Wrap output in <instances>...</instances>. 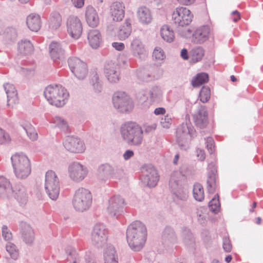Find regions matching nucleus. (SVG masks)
I'll list each match as a JSON object with an SVG mask.
<instances>
[{"label":"nucleus","instance_id":"1","mask_svg":"<svg viewBox=\"0 0 263 263\" xmlns=\"http://www.w3.org/2000/svg\"><path fill=\"white\" fill-rule=\"evenodd\" d=\"M146 228L140 222H136L129 226L126 237L130 248L136 251L141 249L146 240Z\"/></svg>","mask_w":263,"mask_h":263},{"label":"nucleus","instance_id":"2","mask_svg":"<svg viewBox=\"0 0 263 263\" xmlns=\"http://www.w3.org/2000/svg\"><path fill=\"white\" fill-rule=\"evenodd\" d=\"M44 95L49 103L57 107L63 106L69 97L67 90L60 85L48 86L45 90Z\"/></svg>","mask_w":263,"mask_h":263},{"label":"nucleus","instance_id":"3","mask_svg":"<svg viewBox=\"0 0 263 263\" xmlns=\"http://www.w3.org/2000/svg\"><path fill=\"white\" fill-rule=\"evenodd\" d=\"M122 137L128 143L138 145L143 139L142 128L135 122H127L123 124L121 128Z\"/></svg>","mask_w":263,"mask_h":263},{"label":"nucleus","instance_id":"4","mask_svg":"<svg viewBox=\"0 0 263 263\" xmlns=\"http://www.w3.org/2000/svg\"><path fill=\"white\" fill-rule=\"evenodd\" d=\"M11 159L14 174L18 178L24 179L28 176L31 173V163L25 155L17 153Z\"/></svg>","mask_w":263,"mask_h":263},{"label":"nucleus","instance_id":"5","mask_svg":"<svg viewBox=\"0 0 263 263\" xmlns=\"http://www.w3.org/2000/svg\"><path fill=\"white\" fill-rule=\"evenodd\" d=\"M91 202V193L88 190L80 188L76 191L72 201L73 205L76 210L83 212L87 210Z\"/></svg>","mask_w":263,"mask_h":263},{"label":"nucleus","instance_id":"6","mask_svg":"<svg viewBox=\"0 0 263 263\" xmlns=\"http://www.w3.org/2000/svg\"><path fill=\"white\" fill-rule=\"evenodd\" d=\"M45 187L51 199H57L60 193V183L59 178L54 172L48 171L46 172Z\"/></svg>","mask_w":263,"mask_h":263},{"label":"nucleus","instance_id":"7","mask_svg":"<svg viewBox=\"0 0 263 263\" xmlns=\"http://www.w3.org/2000/svg\"><path fill=\"white\" fill-rule=\"evenodd\" d=\"M193 15L186 8H177L172 13V20L175 23L181 26L189 25L192 21Z\"/></svg>","mask_w":263,"mask_h":263},{"label":"nucleus","instance_id":"8","mask_svg":"<svg viewBox=\"0 0 263 263\" xmlns=\"http://www.w3.org/2000/svg\"><path fill=\"white\" fill-rule=\"evenodd\" d=\"M112 101L115 107L119 109L121 111H127L133 107L132 103L128 96L123 91L115 93Z\"/></svg>","mask_w":263,"mask_h":263},{"label":"nucleus","instance_id":"9","mask_svg":"<svg viewBox=\"0 0 263 263\" xmlns=\"http://www.w3.org/2000/svg\"><path fill=\"white\" fill-rule=\"evenodd\" d=\"M195 125L199 128H205L209 124V116L205 105H200L192 115Z\"/></svg>","mask_w":263,"mask_h":263},{"label":"nucleus","instance_id":"10","mask_svg":"<svg viewBox=\"0 0 263 263\" xmlns=\"http://www.w3.org/2000/svg\"><path fill=\"white\" fill-rule=\"evenodd\" d=\"M69 67L72 73L79 79H83L87 74L86 64L77 58H71L68 60Z\"/></svg>","mask_w":263,"mask_h":263},{"label":"nucleus","instance_id":"11","mask_svg":"<svg viewBox=\"0 0 263 263\" xmlns=\"http://www.w3.org/2000/svg\"><path fill=\"white\" fill-rule=\"evenodd\" d=\"M67 31L69 34L73 39L79 38L82 33V24L78 17H70L67 21Z\"/></svg>","mask_w":263,"mask_h":263},{"label":"nucleus","instance_id":"12","mask_svg":"<svg viewBox=\"0 0 263 263\" xmlns=\"http://www.w3.org/2000/svg\"><path fill=\"white\" fill-rule=\"evenodd\" d=\"M185 180V177L180 171H174L171 175L169 185L176 194L180 192H184L183 185Z\"/></svg>","mask_w":263,"mask_h":263},{"label":"nucleus","instance_id":"13","mask_svg":"<svg viewBox=\"0 0 263 263\" xmlns=\"http://www.w3.org/2000/svg\"><path fill=\"white\" fill-rule=\"evenodd\" d=\"M64 145L68 151L72 153H82L84 151L83 143L76 138H67L64 142Z\"/></svg>","mask_w":263,"mask_h":263},{"label":"nucleus","instance_id":"14","mask_svg":"<svg viewBox=\"0 0 263 263\" xmlns=\"http://www.w3.org/2000/svg\"><path fill=\"white\" fill-rule=\"evenodd\" d=\"M4 88L7 96V105L14 107L19 102L16 89L13 84L8 83L5 84Z\"/></svg>","mask_w":263,"mask_h":263},{"label":"nucleus","instance_id":"15","mask_svg":"<svg viewBox=\"0 0 263 263\" xmlns=\"http://www.w3.org/2000/svg\"><path fill=\"white\" fill-rule=\"evenodd\" d=\"M92 241L96 244L104 243L107 240V231L104 226L101 224H96L91 234Z\"/></svg>","mask_w":263,"mask_h":263},{"label":"nucleus","instance_id":"16","mask_svg":"<svg viewBox=\"0 0 263 263\" xmlns=\"http://www.w3.org/2000/svg\"><path fill=\"white\" fill-rule=\"evenodd\" d=\"M105 73L109 81L116 83L120 79V67L117 64H108L105 67Z\"/></svg>","mask_w":263,"mask_h":263},{"label":"nucleus","instance_id":"17","mask_svg":"<svg viewBox=\"0 0 263 263\" xmlns=\"http://www.w3.org/2000/svg\"><path fill=\"white\" fill-rule=\"evenodd\" d=\"M125 7L120 2L113 3L110 7V14L113 21H121L123 20L125 14Z\"/></svg>","mask_w":263,"mask_h":263},{"label":"nucleus","instance_id":"18","mask_svg":"<svg viewBox=\"0 0 263 263\" xmlns=\"http://www.w3.org/2000/svg\"><path fill=\"white\" fill-rule=\"evenodd\" d=\"M69 171L70 177L76 181L83 179L86 175L85 168L78 163L72 164L69 167Z\"/></svg>","mask_w":263,"mask_h":263},{"label":"nucleus","instance_id":"19","mask_svg":"<svg viewBox=\"0 0 263 263\" xmlns=\"http://www.w3.org/2000/svg\"><path fill=\"white\" fill-rule=\"evenodd\" d=\"M209 33L210 29L208 26H201L197 28L194 32L192 40L195 43H202L208 40Z\"/></svg>","mask_w":263,"mask_h":263},{"label":"nucleus","instance_id":"20","mask_svg":"<svg viewBox=\"0 0 263 263\" xmlns=\"http://www.w3.org/2000/svg\"><path fill=\"white\" fill-rule=\"evenodd\" d=\"M130 50L135 57L141 59L146 53L145 46L139 39H134L131 42Z\"/></svg>","mask_w":263,"mask_h":263},{"label":"nucleus","instance_id":"21","mask_svg":"<svg viewBox=\"0 0 263 263\" xmlns=\"http://www.w3.org/2000/svg\"><path fill=\"white\" fill-rule=\"evenodd\" d=\"M137 16L140 23L143 25H148L153 21L152 13L151 10L145 6H142L138 8Z\"/></svg>","mask_w":263,"mask_h":263},{"label":"nucleus","instance_id":"22","mask_svg":"<svg viewBox=\"0 0 263 263\" xmlns=\"http://www.w3.org/2000/svg\"><path fill=\"white\" fill-rule=\"evenodd\" d=\"M85 17L87 23L90 27H96L99 23L98 14L95 8L91 6L86 8Z\"/></svg>","mask_w":263,"mask_h":263},{"label":"nucleus","instance_id":"23","mask_svg":"<svg viewBox=\"0 0 263 263\" xmlns=\"http://www.w3.org/2000/svg\"><path fill=\"white\" fill-rule=\"evenodd\" d=\"M87 38L90 45L93 48L99 47L102 42L101 34L98 30H89Z\"/></svg>","mask_w":263,"mask_h":263},{"label":"nucleus","instance_id":"24","mask_svg":"<svg viewBox=\"0 0 263 263\" xmlns=\"http://www.w3.org/2000/svg\"><path fill=\"white\" fill-rule=\"evenodd\" d=\"M27 24L28 28L32 31H37L41 27V20L40 16L32 14L27 18Z\"/></svg>","mask_w":263,"mask_h":263},{"label":"nucleus","instance_id":"25","mask_svg":"<svg viewBox=\"0 0 263 263\" xmlns=\"http://www.w3.org/2000/svg\"><path fill=\"white\" fill-rule=\"evenodd\" d=\"M50 53L54 61L63 58V51L60 45L57 42H52L50 45Z\"/></svg>","mask_w":263,"mask_h":263},{"label":"nucleus","instance_id":"26","mask_svg":"<svg viewBox=\"0 0 263 263\" xmlns=\"http://www.w3.org/2000/svg\"><path fill=\"white\" fill-rule=\"evenodd\" d=\"M204 55V50L200 47L193 48L190 51V58L191 62L193 63L200 61Z\"/></svg>","mask_w":263,"mask_h":263},{"label":"nucleus","instance_id":"27","mask_svg":"<svg viewBox=\"0 0 263 263\" xmlns=\"http://www.w3.org/2000/svg\"><path fill=\"white\" fill-rule=\"evenodd\" d=\"M161 37L167 42H172L175 39L173 30L168 25H164L160 29Z\"/></svg>","mask_w":263,"mask_h":263},{"label":"nucleus","instance_id":"28","mask_svg":"<svg viewBox=\"0 0 263 263\" xmlns=\"http://www.w3.org/2000/svg\"><path fill=\"white\" fill-rule=\"evenodd\" d=\"M209 80V75L205 72L197 74L192 80L191 84L194 87H199Z\"/></svg>","mask_w":263,"mask_h":263},{"label":"nucleus","instance_id":"29","mask_svg":"<svg viewBox=\"0 0 263 263\" xmlns=\"http://www.w3.org/2000/svg\"><path fill=\"white\" fill-rule=\"evenodd\" d=\"M105 263H118L116 252L112 247H109L104 253Z\"/></svg>","mask_w":263,"mask_h":263},{"label":"nucleus","instance_id":"30","mask_svg":"<svg viewBox=\"0 0 263 263\" xmlns=\"http://www.w3.org/2000/svg\"><path fill=\"white\" fill-rule=\"evenodd\" d=\"M131 32V24L128 21H126L119 31L118 36L120 40H124L130 35Z\"/></svg>","mask_w":263,"mask_h":263},{"label":"nucleus","instance_id":"31","mask_svg":"<svg viewBox=\"0 0 263 263\" xmlns=\"http://www.w3.org/2000/svg\"><path fill=\"white\" fill-rule=\"evenodd\" d=\"M194 198L198 201H202L204 198V189L201 184L197 183L194 185L193 189Z\"/></svg>","mask_w":263,"mask_h":263},{"label":"nucleus","instance_id":"32","mask_svg":"<svg viewBox=\"0 0 263 263\" xmlns=\"http://www.w3.org/2000/svg\"><path fill=\"white\" fill-rule=\"evenodd\" d=\"M19 51L24 54L31 53L33 51V46L29 41H22L18 43Z\"/></svg>","mask_w":263,"mask_h":263},{"label":"nucleus","instance_id":"33","mask_svg":"<svg viewBox=\"0 0 263 263\" xmlns=\"http://www.w3.org/2000/svg\"><path fill=\"white\" fill-rule=\"evenodd\" d=\"M22 126L26 130L29 138L32 140H35L37 138V134L33 126L28 121H24Z\"/></svg>","mask_w":263,"mask_h":263},{"label":"nucleus","instance_id":"34","mask_svg":"<svg viewBox=\"0 0 263 263\" xmlns=\"http://www.w3.org/2000/svg\"><path fill=\"white\" fill-rule=\"evenodd\" d=\"M147 177L148 178L147 185L150 187L156 186L159 180V176L157 171L155 169H152L149 174L147 175Z\"/></svg>","mask_w":263,"mask_h":263},{"label":"nucleus","instance_id":"35","mask_svg":"<svg viewBox=\"0 0 263 263\" xmlns=\"http://www.w3.org/2000/svg\"><path fill=\"white\" fill-rule=\"evenodd\" d=\"M12 190L9 181L5 178H0V194H5Z\"/></svg>","mask_w":263,"mask_h":263},{"label":"nucleus","instance_id":"36","mask_svg":"<svg viewBox=\"0 0 263 263\" xmlns=\"http://www.w3.org/2000/svg\"><path fill=\"white\" fill-rule=\"evenodd\" d=\"M209 208L210 210L215 213H217L220 211V203L218 194L215 195L214 197L210 201Z\"/></svg>","mask_w":263,"mask_h":263},{"label":"nucleus","instance_id":"37","mask_svg":"<svg viewBox=\"0 0 263 263\" xmlns=\"http://www.w3.org/2000/svg\"><path fill=\"white\" fill-rule=\"evenodd\" d=\"M200 100L202 103H206L209 101L211 97V90L208 86H203L199 93Z\"/></svg>","mask_w":263,"mask_h":263},{"label":"nucleus","instance_id":"38","mask_svg":"<svg viewBox=\"0 0 263 263\" xmlns=\"http://www.w3.org/2000/svg\"><path fill=\"white\" fill-rule=\"evenodd\" d=\"M207 184L208 192L210 193H214L216 188V177L215 175H213L209 177Z\"/></svg>","mask_w":263,"mask_h":263},{"label":"nucleus","instance_id":"39","mask_svg":"<svg viewBox=\"0 0 263 263\" xmlns=\"http://www.w3.org/2000/svg\"><path fill=\"white\" fill-rule=\"evenodd\" d=\"M123 203V199L119 196H114L109 200V206L111 209L117 208Z\"/></svg>","mask_w":263,"mask_h":263},{"label":"nucleus","instance_id":"40","mask_svg":"<svg viewBox=\"0 0 263 263\" xmlns=\"http://www.w3.org/2000/svg\"><path fill=\"white\" fill-rule=\"evenodd\" d=\"M6 250L13 259H16L18 257V252L14 244L8 243L6 246Z\"/></svg>","mask_w":263,"mask_h":263},{"label":"nucleus","instance_id":"41","mask_svg":"<svg viewBox=\"0 0 263 263\" xmlns=\"http://www.w3.org/2000/svg\"><path fill=\"white\" fill-rule=\"evenodd\" d=\"M153 57L156 60L162 61L165 58V55L160 47H156L154 50Z\"/></svg>","mask_w":263,"mask_h":263},{"label":"nucleus","instance_id":"42","mask_svg":"<svg viewBox=\"0 0 263 263\" xmlns=\"http://www.w3.org/2000/svg\"><path fill=\"white\" fill-rule=\"evenodd\" d=\"M61 22L62 17L59 14H57L55 17L50 20L49 27L51 29H57L61 26Z\"/></svg>","mask_w":263,"mask_h":263},{"label":"nucleus","instance_id":"43","mask_svg":"<svg viewBox=\"0 0 263 263\" xmlns=\"http://www.w3.org/2000/svg\"><path fill=\"white\" fill-rule=\"evenodd\" d=\"M206 147L210 154H212L215 151L214 141L212 137H208L206 139Z\"/></svg>","mask_w":263,"mask_h":263},{"label":"nucleus","instance_id":"44","mask_svg":"<svg viewBox=\"0 0 263 263\" xmlns=\"http://www.w3.org/2000/svg\"><path fill=\"white\" fill-rule=\"evenodd\" d=\"M23 238L26 242H31L33 238V234L31 229L28 227L27 231L26 233H23Z\"/></svg>","mask_w":263,"mask_h":263},{"label":"nucleus","instance_id":"45","mask_svg":"<svg viewBox=\"0 0 263 263\" xmlns=\"http://www.w3.org/2000/svg\"><path fill=\"white\" fill-rule=\"evenodd\" d=\"M2 235L6 240L9 241L12 239V234L6 226L2 228Z\"/></svg>","mask_w":263,"mask_h":263},{"label":"nucleus","instance_id":"46","mask_svg":"<svg viewBox=\"0 0 263 263\" xmlns=\"http://www.w3.org/2000/svg\"><path fill=\"white\" fill-rule=\"evenodd\" d=\"M10 141L9 135L0 128V143L4 144Z\"/></svg>","mask_w":263,"mask_h":263},{"label":"nucleus","instance_id":"47","mask_svg":"<svg viewBox=\"0 0 263 263\" xmlns=\"http://www.w3.org/2000/svg\"><path fill=\"white\" fill-rule=\"evenodd\" d=\"M55 122L58 126L63 130H67L68 128L67 123L61 118H56Z\"/></svg>","mask_w":263,"mask_h":263},{"label":"nucleus","instance_id":"48","mask_svg":"<svg viewBox=\"0 0 263 263\" xmlns=\"http://www.w3.org/2000/svg\"><path fill=\"white\" fill-rule=\"evenodd\" d=\"M172 118L171 116L168 114H167L165 116L164 119L162 120L161 124H162L164 127H169L170 125L171 124Z\"/></svg>","mask_w":263,"mask_h":263},{"label":"nucleus","instance_id":"49","mask_svg":"<svg viewBox=\"0 0 263 263\" xmlns=\"http://www.w3.org/2000/svg\"><path fill=\"white\" fill-rule=\"evenodd\" d=\"M223 248L227 252H230L232 250V245L229 238H225L223 241Z\"/></svg>","mask_w":263,"mask_h":263},{"label":"nucleus","instance_id":"50","mask_svg":"<svg viewBox=\"0 0 263 263\" xmlns=\"http://www.w3.org/2000/svg\"><path fill=\"white\" fill-rule=\"evenodd\" d=\"M196 155L200 161H203L205 158V153L204 151L200 148L197 149Z\"/></svg>","mask_w":263,"mask_h":263},{"label":"nucleus","instance_id":"51","mask_svg":"<svg viewBox=\"0 0 263 263\" xmlns=\"http://www.w3.org/2000/svg\"><path fill=\"white\" fill-rule=\"evenodd\" d=\"M73 5L77 8H81L84 5L85 0H71Z\"/></svg>","mask_w":263,"mask_h":263},{"label":"nucleus","instance_id":"52","mask_svg":"<svg viewBox=\"0 0 263 263\" xmlns=\"http://www.w3.org/2000/svg\"><path fill=\"white\" fill-rule=\"evenodd\" d=\"M112 46L119 51H122L125 48V45L123 43L114 42L112 43Z\"/></svg>","mask_w":263,"mask_h":263},{"label":"nucleus","instance_id":"53","mask_svg":"<svg viewBox=\"0 0 263 263\" xmlns=\"http://www.w3.org/2000/svg\"><path fill=\"white\" fill-rule=\"evenodd\" d=\"M232 19L233 22H236L240 19V14L237 11H234L232 13Z\"/></svg>","mask_w":263,"mask_h":263},{"label":"nucleus","instance_id":"54","mask_svg":"<svg viewBox=\"0 0 263 263\" xmlns=\"http://www.w3.org/2000/svg\"><path fill=\"white\" fill-rule=\"evenodd\" d=\"M134 155V152L130 150L126 151L123 154V157L125 160H128Z\"/></svg>","mask_w":263,"mask_h":263},{"label":"nucleus","instance_id":"55","mask_svg":"<svg viewBox=\"0 0 263 263\" xmlns=\"http://www.w3.org/2000/svg\"><path fill=\"white\" fill-rule=\"evenodd\" d=\"M165 113V109L163 107H158L155 109L154 114L156 115H164Z\"/></svg>","mask_w":263,"mask_h":263},{"label":"nucleus","instance_id":"56","mask_svg":"<svg viewBox=\"0 0 263 263\" xmlns=\"http://www.w3.org/2000/svg\"><path fill=\"white\" fill-rule=\"evenodd\" d=\"M178 2L182 5H190L193 3L195 0H177Z\"/></svg>","mask_w":263,"mask_h":263},{"label":"nucleus","instance_id":"57","mask_svg":"<svg viewBox=\"0 0 263 263\" xmlns=\"http://www.w3.org/2000/svg\"><path fill=\"white\" fill-rule=\"evenodd\" d=\"M181 56L184 60H187L190 58L187 50L186 49H183L181 51Z\"/></svg>","mask_w":263,"mask_h":263},{"label":"nucleus","instance_id":"58","mask_svg":"<svg viewBox=\"0 0 263 263\" xmlns=\"http://www.w3.org/2000/svg\"><path fill=\"white\" fill-rule=\"evenodd\" d=\"M193 33L189 29H186L182 31V35L185 38H189L191 36H192Z\"/></svg>","mask_w":263,"mask_h":263},{"label":"nucleus","instance_id":"59","mask_svg":"<svg viewBox=\"0 0 263 263\" xmlns=\"http://www.w3.org/2000/svg\"><path fill=\"white\" fill-rule=\"evenodd\" d=\"M92 84L93 85H95V83H96L97 84L98 83V81H99V77L98 76V74L97 73H93L92 74Z\"/></svg>","mask_w":263,"mask_h":263},{"label":"nucleus","instance_id":"60","mask_svg":"<svg viewBox=\"0 0 263 263\" xmlns=\"http://www.w3.org/2000/svg\"><path fill=\"white\" fill-rule=\"evenodd\" d=\"M179 156L178 154H177L175 157V158L174 159V164H177V162H178V160L179 159Z\"/></svg>","mask_w":263,"mask_h":263},{"label":"nucleus","instance_id":"61","mask_svg":"<svg viewBox=\"0 0 263 263\" xmlns=\"http://www.w3.org/2000/svg\"><path fill=\"white\" fill-rule=\"evenodd\" d=\"M226 261L227 262H229L231 261V260H232V257L231 255H229L227 257H226V259H225Z\"/></svg>","mask_w":263,"mask_h":263},{"label":"nucleus","instance_id":"62","mask_svg":"<svg viewBox=\"0 0 263 263\" xmlns=\"http://www.w3.org/2000/svg\"><path fill=\"white\" fill-rule=\"evenodd\" d=\"M256 202H254L253 204H252V208L253 209L250 210V212H253L254 211L253 209H255L256 207Z\"/></svg>","mask_w":263,"mask_h":263},{"label":"nucleus","instance_id":"63","mask_svg":"<svg viewBox=\"0 0 263 263\" xmlns=\"http://www.w3.org/2000/svg\"><path fill=\"white\" fill-rule=\"evenodd\" d=\"M230 78H231V80L232 82H233L237 81V79H236V78L235 77V76H233V75H232V76H231V77H230Z\"/></svg>","mask_w":263,"mask_h":263},{"label":"nucleus","instance_id":"64","mask_svg":"<svg viewBox=\"0 0 263 263\" xmlns=\"http://www.w3.org/2000/svg\"><path fill=\"white\" fill-rule=\"evenodd\" d=\"M261 222V219L260 217H257L256 219V223L257 224H260Z\"/></svg>","mask_w":263,"mask_h":263}]
</instances>
